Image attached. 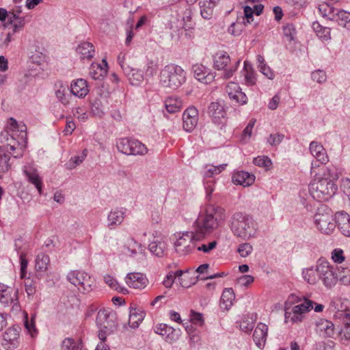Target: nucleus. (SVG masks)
I'll return each instance as SVG.
<instances>
[{"instance_id":"obj_1","label":"nucleus","mask_w":350,"mask_h":350,"mask_svg":"<svg viewBox=\"0 0 350 350\" xmlns=\"http://www.w3.org/2000/svg\"><path fill=\"white\" fill-rule=\"evenodd\" d=\"M338 170L334 166L312 163L311 175L313 179L310 185V192L319 202L326 201L336 192L334 180L338 178Z\"/></svg>"},{"instance_id":"obj_2","label":"nucleus","mask_w":350,"mask_h":350,"mask_svg":"<svg viewBox=\"0 0 350 350\" xmlns=\"http://www.w3.org/2000/svg\"><path fill=\"white\" fill-rule=\"evenodd\" d=\"M225 219V210L213 204H207L193 224L196 239H204L214 229L219 226V223Z\"/></svg>"},{"instance_id":"obj_3","label":"nucleus","mask_w":350,"mask_h":350,"mask_svg":"<svg viewBox=\"0 0 350 350\" xmlns=\"http://www.w3.org/2000/svg\"><path fill=\"white\" fill-rule=\"evenodd\" d=\"M313 308V302L304 297L291 295L284 304V319L286 323L297 324L306 314Z\"/></svg>"},{"instance_id":"obj_4","label":"nucleus","mask_w":350,"mask_h":350,"mask_svg":"<svg viewBox=\"0 0 350 350\" xmlns=\"http://www.w3.org/2000/svg\"><path fill=\"white\" fill-rule=\"evenodd\" d=\"M314 219L317 228L324 234H329L332 233L336 224L342 234L346 236L350 235V219L349 215L339 214L334 221L332 215L318 213L315 215Z\"/></svg>"},{"instance_id":"obj_5","label":"nucleus","mask_w":350,"mask_h":350,"mask_svg":"<svg viewBox=\"0 0 350 350\" xmlns=\"http://www.w3.org/2000/svg\"><path fill=\"white\" fill-rule=\"evenodd\" d=\"M159 81L164 88L177 90L186 81V72L178 65L167 64L160 71Z\"/></svg>"},{"instance_id":"obj_6","label":"nucleus","mask_w":350,"mask_h":350,"mask_svg":"<svg viewBox=\"0 0 350 350\" xmlns=\"http://www.w3.org/2000/svg\"><path fill=\"white\" fill-rule=\"evenodd\" d=\"M194 237L195 232L193 231L183 234L174 243L176 251L185 254L191 252L196 247L197 242L201 241L200 239H196Z\"/></svg>"},{"instance_id":"obj_7","label":"nucleus","mask_w":350,"mask_h":350,"mask_svg":"<svg viewBox=\"0 0 350 350\" xmlns=\"http://www.w3.org/2000/svg\"><path fill=\"white\" fill-rule=\"evenodd\" d=\"M5 129L8 133H10L12 137L17 140L19 144L26 142L27 133L25 126H20L13 118H10L8 120Z\"/></svg>"},{"instance_id":"obj_8","label":"nucleus","mask_w":350,"mask_h":350,"mask_svg":"<svg viewBox=\"0 0 350 350\" xmlns=\"http://www.w3.org/2000/svg\"><path fill=\"white\" fill-rule=\"evenodd\" d=\"M97 325L103 327L105 329L109 326L117 325V317L115 312L109 309L101 308L97 313L96 318Z\"/></svg>"},{"instance_id":"obj_9","label":"nucleus","mask_w":350,"mask_h":350,"mask_svg":"<svg viewBox=\"0 0 350 350\" xmlns=\"http://www.w3.org/2000/svg\"><path fill=\"white\" fill-rule=\"evenodd\" d=\"M126 283L130 288L142 289L148 285V280L142 273L133 272L126 275Z\"/></svg>"},{"instance_id":"obj_10","label":"nucleus","mask_w":350,"mask_h":350,"mask_svg":"<svg viewBox=\"0 0 350 350\" xmlns=\"http://www.w3.org/2000/svg\"><path fill=\"white\" fill-rule=\"evenodd\" d=\"M226 92L230 98L241 105L245 104L247 98L245 93L241 92L238 83L235 82H230L226 86Z\"/></svg>"},{"instance_id":"obj_11","label":"nucleus","mask_w":350,"mask_h":350,"mask_svg":"<svg viewBox=\"0 0 350 350\" xmlns=\"http://www.w3.org/2000/svg\"><path fill=\"white\" fill-rule=\"evenodd\" d=\"M195 78L199 81L208 84L213 81L215 75L202 64H196L192 67Z\"/></svg>"},{"instance_id":"obj_12","label":"nucleus","mask_w":350,"mask_h":350,"mask_svg":"<svg viewBox=\"0 0 350 350\" xmlns=\"http://www.w3.org/2000/svg\"><path fill=\"white\" fill-rule=\"evenodd\" d=\"M69 280L75 286H80L84 290L90 291L92 290L90 284V278L84 272L75 271L72 272L69 276Z\"/></svg>"},{"instance_id":"obj_13","label":"nucleus","mask_w":350,"mask_h":350,"mask_svg":"<svg viewBox=\"0 0 350 350\" xmlns=\"http://www.w3.org/2000/svg\"><path fill=\"white\" fill-rule=\"evenodd\" d=\"M55 94L57 99L64 105H68L72 98L70 88L69 89L68 85L61 81L55 84Z\"/></svg>"},{"instance_id":"obj_14","label":"nucleus","mask_w":350,"mask_h":350,"mask_svg":"<svg viewBox=\"0 0 350 350\" xmlns=\"http://www.w3.org/2000/svg\"><path fill=\"white\" fill-rule=\"evenodd\" d=\"M317 333L323 338H332L334 335V325L332 321L321 319L316 324Z\"/></svg>"},{"instance_id":"obj_15","label":"nucleus","mask_w":350,"mask_h":350,"mask_svg":"<svg viewBox=\"0 0 350 350\" xmlns=\"http://www.w3.org/2000/svg\"><path fill=\"white\" fill-rule=\"evenodd\" d=\"M310 150L312 154L317 159L314 163L324 164L328 161V157L323 146L317 142H312L310 145Z\"/></svg>"},{"instance_id":"obj_16","label":"nucleus","mask_w":350,"mask_h":350,"mask_svg":"<svg viewBox=\"0 0 350 350\" xmlns=\"http://www.w3.org/2000/svg\"><path fill=\"white\" fill-rule=\"evenodd\" d=\"M232 181L236 185L248 187L254 183L255 176L247 172L239 171L233 174Z\"/></svg>"},{"instance_id":"obj_17","label":"nucleus","mask_w":350,"mask_h":350,"mask_svg":"<svg viewBox=\"0 0 350 350\" xmlns=\"http://www.w3.org/2000/svg\"><path fill=\"white\" fill-rule=\"evenodd\" d=\"M267 326L263 323H258L254 329L253 334V339L256 345L261 348L265 346L267 335Z\"/></svg>"},{"instance_id":"obj_18","label":"nucleus","mask_w":350,"mask_h":350,"mask_svg":"<svg viewBox=\"0 0 350 350\" xmlns=\"http://www.w3.org/2000/svg\"><path fill=\"white\" fill-rule=\"evenodd\" d=\"M70 88L71 94L79 98L84 97L89 92L87 82L83 79H79L73 81Z\"/></svg>"},{"instance_id":"obj_19","label":"nucleus","mask_w":350,"mask_h":350,"mask_svg":"<svg viewBox=\"0 0 350 350\" xmlns=\"http://www.w3.org/2000/svg\"><path fill=\"white\" fill-rule=\"evenodd\" d=\"M198 111H185L183 114V127L187 131L193 130L198 121Z\"/></svg>"},{"instance_id":"obj_20","label":"nucleus","mask_w":350,"mask_h":350,"mask_svg":"<svg viewBox=\"0 0 350 350\" xmlns=\"http://www.w3.org/2000/svg\"><path fill=\"white\" fill-rule=\"evenodd\" d=\"M219 0H200V14L204 19H210L213 14V9Z\"/></svg>"},{"instance_id":"obj_21","label":"nucleus","mask_w":350,"mask_h":350,"mask_svg":"<svg viewBox=\"0 0 350 350\" xmlns=\"http://www.w3.org/2000/svg\"><path fill=\"white\" fill-rule=\"evenodd\" d=\"M25 174L29 183L33 184L40 194L42 193V181L36 170L29 167L25 170Z\"/></svg>"},{"instance_id":"obj_22","label":"nucleus","mask_w":350,"mask_h":350,"mask_svg":"<svg viewBox=\"0 0 350 350\" xmlns=\"http://www.w3.org/2000/svg\"><path fill=\"white\" fill-rule=\"evenodd\" d=\"M256 319L257 314L254 312L243 314L242 320L239 323L240 328L245 332L252 331Z\"/></svg>"},{"instance_id":"obj_23","label":"nucleus","mask_w":350,"mask_h":350,"mask_svg":"<svg viewBox=\"0 0 350 350\" xmlns=\"http://www.w3.org/2000/svg\"><path fill=\"white\" fill-rule=\"evenodd\" d=\"M77 53L81 55V58L90 60L95 54L94 45L89 42H83L79 44L77 48Z\"/></svg>"},{"instance_id":"obj_24","label":"nucleus","mask_w":350,"mask_h":350,"mask_svg":"<svg viewBox=\"0 0 350 350\" xmlns=\"http://www.w3.org/2000/svg\"><path fill=\"white\" fill-rule=\"evenodd\" d=\"M16 297V291L13 288L0 284V301L1 303L5 304L12 303Z\"/></svg>"},{"instance_id":"obj_25","label":"nucleus","mask_w":350,"mask_h":350,"mask_svg":"<svg viewBox=\"0 0 350 350\" xmlns=\"http://www.w3.org/2000/svg\"><path fill=\"white\" fill-rule=\"evenodd\" d=\"M316 269L319 273V278L322 279L325 283H327L329 278L332 275V268L329 263L325 261L319 262L316 267Z\"/></svg>"},{"instance_id":"obj_26","label":"nucleus","mask_w":350,"mask_h":350,"mask_svg":"<svg viewBox=\"0 0 350 350\" xmlns=\"http://www.w3.org/2000/svg\"><path fill=\"white\" fill-rule=\"evenodd\" d=\"M334 21L340 26L350 28V12L343 10H336L334 14Z\"/></svg>"},{"instance_id":"obj_27","label":"nucleus","mask_w":350,"mask_h":350,"mask_svg":"<svg viewBox=\"0 0 350 350\" xmlns=\"http://www.w3.org/2000/svg\"><path fill=\"white\" fill-rule=\"evenodd\" d=\"M235 299V295L232 288H226L221 297L220 304L225 310H228Z\"/></svg>"},{"instance_id":"obj_28","label":"nucleus","mask_w":350,"mask_h":350,"mask_svg":"<svg viewBox=\"0 0 350 350\" xmlns=\"http://www.w3.org/2000/svg\"><path fill=\"white\" fill-rule=\"evenodd\" d=\"M178 280L182 286L189 288L197 282L198 277L195 275L194 272L186 270L183 271V274L181 277L178 278Z\"/></svg>"},{"instance_id":"obj_29","label":"nucleus","mask_w":350,"mask_h":350,"mask_svg":"<svg viewBox=\"0 0 350 350\" xmlns=\"http://www.w3.org/2000/svg\"><path fill=\"white\" fill-rule=\"evenodd\" d=\"M144 317V312L142 310L138 308H132L130 312L129 324L133 328L137 327L143 321Z\"/></svg>"},{"instance_id":"obj_30","label":"nucleus","mask_w":350,"mask_h":350,"mask_svg":"<svg viewBox=\"0 0 350 350\" xmlns=\"http://www.w3.org/2000/svg\"><path fill=\"white\" fill-rule=\"evenodd\" d=\"M230 62L229 55L224 52H219L214 56V67L217 70H224Z\"/></svg>"},{"instance_id":"obj_31","label":"nucleus","mask_w":350,"mask_h":350,"mask_svg":"<svg viewBox=\"0 0 350 350\" xmlns=\"http://www.w3.org/2000/svg\"><path fill=\"white\" fill-rule=\"evenodd\" d=\"M164 106L165 109H180L183 107V101L178 96H170L164 100Z\"/></svg>"},{"instance_id":"obj_32","label":"nucleus","mask_w":350,"mask_h":350,"mask_svg":"<svg viewBox=\"0 0 350 350\" xmlns=\"http://www.w3.org/2000/svg\"><path fill=\"white\" fill-rule=\"evenodd\" d=\"M318 10L323 17L327 18L331 21L334 18V16L336 9L334 8L332 4L327 3H321L319 5Z\"/></svg>"},{"instance_id":"obj_33","label":"nucleus","mask_w":350,"mask_h":350,"mask_svg":"<svg viewBox=\"0 0 350 350\" xmlns=\"http://www.w3.org/2000/svg\"><path fill=\"white\" fill-rule=\"evenodd\" d=\"M107 73L105 68L98 64H92L90 68V75L95 80H100Z\"/></svg>"},{"instance_id":"obj_34","label":"nucleus","mask_w":350,"mask_h":350,"mask_svg":"<svg viewBox=\"0 0 350 350\" xmlns=\"http://www.w3.org/2000/svg\"><path fill=\"white\" fill-rule=\"evenodd\" d=\"M122 246L132 254H135L140 249V244L133 239L126 237L122 241Z\"/></svg>"},{"instance_id":"obj_35","label":"nucleus","mask_w":350,"mask_h":350,"mask_svg":"<svg viewBox=\"0 0 350 350\" xmlns=\"http://www.w3.org/2000/svg\"><path fill=\"white\" fill-rule=\"evenodd\" d=\"M183 26L182 28L186 31V35L191 36L192 29H193L194 23L191 21V12L187 10L184 12L183 16Z\"/></svg>"},{"instance_id":"obj_36","label":"nucleus","mask_w":350,"mask_h":350,"mask_svg":"<svg viewBox=\"0 0 350 350\" xmlns=\"http://www.w3.org/2000/svg\"><path fill=\"white\" fill-rule=\"evenodd\" d=\"M234 233L241 237H245L247 235L246 227L247 224L244 219L237 220L232 224Z\"/></svg>"},{"instance_id":"obj_37","label":"nucleus","mask_w":350,"mask_h":350,"mask_svg":"<svg viewBox=\"0 0 350 350\" xmlns=\"http://www.w3.org/2000/svg\"><path fill=\"white\" fill-rule=\"evenodd\" d=\"M312 28L317 33V35L324 40H328L331 38L330 29L327 27L321 26L319 23L314 22Z\"/></svg>"},{"instance_id":"obj_38","label":"nucleus","mask_w":350,"mask_h":350,"mask_svg":"<svg viewBox=\"0 0 350 350\" xmlns=\"http://www.w3.org/2000/svg\"><path fill=\"white\" fill-rule=\"evenodd\" d=\"M243 72L246 84L248 85H254L256 80L254 75L252 66L247 61L244 62Z\"/></svg>"},{"instance_id":"obj_39","label":"nucleus","mask_w":350,"mask_h":350,"mask_svg":"<svg viewBox=\"0 0 350 350\" xmlns=\"http://www.w3.org/2000/svg\"><path fill=\"white\" fill-rule=\"evenodd\" d=\"M87 156V149H83L80 155L71 157L70 159L66 163V167L68 170L75 168L77 165H80Z\"/></svg>"},{"instance_id":"obj_40","label":"nucleus","mask_w":350,"mask_h":350,"mask_svg":"<svg viewBox=\"0 0 350 350\" xmlns=\"http://www.w3.org/2000/svg\"><path fill=\"white\" fill-rule=\"evenodd\" d=\"M253 163L259 167H263L265 170H269L272 166L271 160L267 156H258L253 159Z\"/></svg>"},{"instance_id":"obj_41","label":"nucleus","mask_w":350,"mask_h":350,"mask_svg":"<svg viewBox=\"0 0 350 350\" xmlns=\"http://www.w3.org/2000/svg\"><path fill=\"white\" fill-rule=\"evenodd\" d=\"M49 257L47 255L38 256L36 260L35 268L36 271H45L48 269L49 265Z\"/></svg>"},{"instance_id":"obj_42","label":"nucleus","mask_w":350,"mask_h":350,"mask_svg":"<svg viewBox=\"0 0 350 350\" xmlns=\"http://www.w3.org/2000/svg\"><path fill=\"white\" fill-rule=\"evenodd\" d=\"M18 338L19 332L13 327H9L3 334L4 340L10 344L17 342Z\"/></svg>"},{"instance_id":"obj_43","label":"nucleus","mask_w":350,"mask_h":350,"mask_svg":"<svg viewBox=\"0 0 350 350\" xmlns=\"http://www.w3.org/2000/svg\"><path fill=\"white\" fill-rule=\"evenodd\" d=\"M319 273H317V271L316 268H310L307 269L304 272V278L305 280L308 282V283L310 284H316L319 278Z\"/></svg>"},{"instance_id":"obj_44","label":"nucleus","mask_w":350,"mask_h":350,"mask_svg":"<svg viewBox=\"0 0 350 350\" xmlns=\"http://www.w3.org/2000/svg\"><path fill=\"white\" fill-rule=\"evenodd\" d=\"M189 322L191 325L202 327L204 324V319L202 314L191 310L189 314Z\"/></svg>"},{"instance_id":"obj_45","label":"nucleus","mask_w":350,"mask_h":350,"mask_svg":"<svg viewBox=\"0 0 350 350\" xmlns=\"http://www.w3.org/2000/svg\"><path fill=\"white\" fill-rule=\"evenodd\" d=\"M217 168L214 167L213 170H209L206 173V195L208 198L211 197V193L213 191V186L215 184V179L212 176L213 171H217Z\"/></svg>"},{"instance_id":"obj_46","label":"nucleus","mask_w":350,"mask_h":350,"mask_svg":"<svg viewBox=\"0 0 350 350\" xmlns=\"http://www.w3.org/2000/svg\"><path fill=\"white\" fill-rule=\"evenodd\" d=\"M130 146L131 154H143L146 151L144 145L137 140H131Z\"/></svg>"},{"instance_id":"obj_47","label":"nucleus","mask_w":350,"mask_h":350,"mask_svg":"<svg viewBox=\"0 0 350 350\" xmlns=\"http://www.w3.org/2000/svg\"><path fill=\"white\" fill-rule=\"evenodd\" d=\"M183 274V271L182 270H178L176 272H170L163 282V285L167 288H170L172 286L175 278L181 277Z\"/></svg>"},{"instance_id":"obj_48","label":"nucleus","mask_w":350,"mask_h":350,"mask_svg":"<svg viewBox=\"0 0 350 350\" xmlns=\"http://www.w3.org/2000/svg\"><path fill=\"white\" fill-rule=\"evenodd\" d=\"M10 157L6 154L0 153V178L10 169Z\"/></svg>"},{"instance_id":"obj_49","label":"nucleus","mask_w":350,"mask_h":350,"mask_svg":"<svg viewBox=\"0 0 350 350\" xmlns=\"http://www.w3.org/2000/svg\"><path fill=\"white\" fill-rule=\"evenodd\" d=\"M131 139L122 138L117 145L118 150L124 154H131Z\"/></svg>"},{"instance_id":"obj_50","label":"nucleus","mask_w":350,"mask_h":350,"mask_svg":"<svg viewBox=\"0 0 350 350\" xmlns=\"http://www.w3.org/2000/svg\"><path fill=\"white\" fill-rule=\"evenodd\" d=\"M284 36L290 41L293 40L296 35L295 26L291 23H288L283 26Z\"/></svg>"},{"instance_id":"obj_51","label":"nucleus","mask_w":350,"mask_h":350,"mask_svg":"<svg viewBox=\"0 0 350 350\" xmlns=\"http://www.w3.org/2000/svg\"><path fill=\"white\" fill-rule=\"evenodd\" d=\"M143 79L144 75L142 72L137 69H134L131 76L129 77L131 83L134 85H137Z\"/></svg>"},{"instance_id":"obj_52","label":"nucleus","mask_w":350,"mask_h":350,"mask_svg":"<svg viewBox=\"0 0 350 350\" xmlns=\"http://www.w3.org/2000/svg\"><path fill=\"white\" fill-rule=\"evenodd\" d=\"M311 78L318 83H323L327 80V75L324 70H317L312 72Z\"/></svg>"},{"instance_id":"obj_53","label":"nucleus","mask_w":350,"mask_h":350,"mask_svg":"<svg viewBox=\"0 0 350 350\" xmlns=\"http://www.w3.org/2000/svg\"><path fill=\"white\" fill-rule=\"evenodd\" d=\"M252 246L248 243H245L239 245L238 252L241 257L245 258L252 254Z\"/></svg>"},{"instance_id":"obj_54","label":"nucleus","mask_w":350,"mask_h":350,"mask_svg":"<svg viewBox=\"0 0 350 350\" xmlns=\"http://www.w3.org/2000/svg\"><path fill=\"white\" fill-rule=\"evenodd\" d=\"M254 21V10L250 6H245L244 8V17L243 18V23L246 25L251 24Z\"/></svg>"},{"instance_id":"obj_55","label":"nucleus","mask_w":350,"mask_h":350,"mask_svg":"<svg viewBox=\"0 0 350 350\" xmlns=\"http://www.w3.org/2000/svg\"><path fill=\"white\" fill-rule=\"evenodd\" d=\"M62 347L64 350H79V343L72 338H66Z\"/></svg>"},{"instance_id":"obj_56","label":"nucleus","mask_w":350,"mask_h":350,"mask_svg":"<svg viewBox=\"0 0 350 350\" xmlns=\"http://www.w3.org/2000/svg\"><path fill=\"white\" fill-rule=\"evenodd\" d=\"M339 337L341 340H350V323H343V325L339 332Z\"/></svg>"},{"instance_id":"obj_57","label":"nucleus","mask_w":350,"mask_h":350,"mask_svg":"<svg viewBox=\"0 0 350 350\" xmlns=\"http://www.w3.org/2000/svg\"><path fill=\"white\" fill-rule=\"evenodd\" d=\"M20 262H21V278L23 279L25 278L27 274V267L28 264V260L27 258V255L24 253H22L20 255Z\"/></svg>"},{"instance_id":"obj_58","label":"nucleus","mask_w":350,"mask_h":350,"mask_svg":"<svg viewBox=\"0 0 350 350\" xmlns=\"http://www.w3.org/2000/svg\"><path fill=\"white\" fill-rule=\"evenodd\" d=\"M155 332L161 336H169L170 333H173V329L165 324H159L157 326Z\"/></svg>"},{"instance_id":"obj_59","label":"nucleus","mask_w":350,"mask_h":350,"mask_svg":"<svg viewBox=\"0 0 350 350\" xmlns=\"http://www.w3.org/2000/svg\"><path fill=\"white\" fill-rule=\"evenodd\" d=\"M332 258L335 262H342L345 259L343 251L341 249L334 250L332 252Z\"/></svg>"},{"instance_id":"obj_60","label":"nucleus","mask_w":350,"mask_h":350,"mask_svg":"<svg viewBox=\"0 0 350 350\" xmlns=\"http://www.w3.org/2000/svg\"><path fill=\"white\" fill-rule=\"evenodd\" d=\"M158 70V66L156 63L153 62H150L147 64L146 68V77H153L156 75Z\"/></svg>"},{"instance_id":"obj_61","label":"nucleus","mask_w":350,"mask_h":350,"mask_svg":"<svg viewBox=\"0 0 350 350\" xmlns=\"http://www.w3.org/2000/svg\"><path fill=\"white\" fill-rule=\"evenodd\" d=\"M111 224H116V223H121L123 219L122 214L120 212H111L108 216Z\"/></svg>"},{"instance_id":"obj_62","label":"nucleus","mask_w":350,"mask_h":350,"mask_svg":"<svg viewBox=\"0 0 350 350\" xmlns=\"http://www.w3.org/2000/svg\"><path fill=\"white\" fill-rule=\"evenodd\" d=\"M217 245V241H213L212 242L208 243V244H202L200 246H196L198 251H202L203 252H208L213 249H214Z\"/></svg>"},{"instance_id":"obj_63","label":"nucleus","mask_w":350,"mask_h":350,"mask_svg":"<svg viewBox=\"0 0 350 350\" xmlns=\"http://www.w3.org/2000/svg\"><path fill=\"white\" fill-rule=\"evenodd\" d=\"M160 221H161V218L157 215L151 214V215H148L146 218V223L148 225H149L150 226H156V225L159 224V223Z\"/></svg>"},{"instance_id":"obj_64","label":"nucleus","mask_w":350,"mask_h":350,"mask_svg":"<svg viewBox=\"0 0 350 350\" xmlns=\"http://www.w3.org/2000/svg\"><path fill=\"white\" fill-rule=\"evenodd\" d=\"M260 71L266 76L268 79H272L274 77V74L271 68L267 65H261V67L258 68Z\"/></svg>"}]
</instances>
